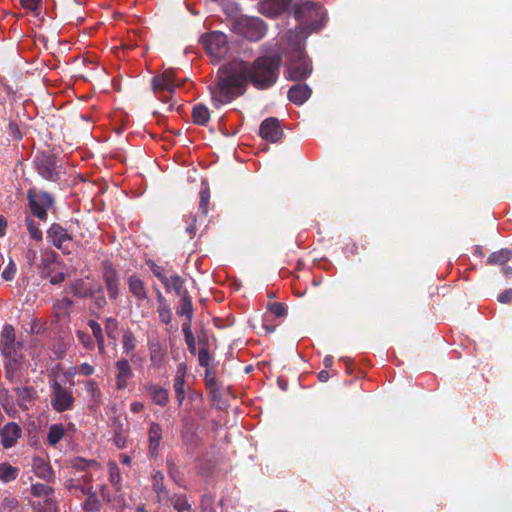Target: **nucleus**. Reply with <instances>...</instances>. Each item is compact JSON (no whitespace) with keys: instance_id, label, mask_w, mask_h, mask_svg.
Here are the masks:
<instances>
[{"instance_id":"1","label":"nucleus","mask_w":512,"mask_h":512,"mask_svg":"<svg viewBox=\"0 0 512 512\" xmlns=\"http://www.w3.org/2000/svg\"><path fill=\"white\" fill-rule=\"evenodd\" d=\"M280 65L281 58L275 55L260 57L252 66L235 59L220 67L215 84L208 87L213 106L220 108L243 95L249 80L258 89L272 86L278 78Z\"/></svg>"},{"instance_id":"2","label":"nucleus","mask_w":512,"mask_h":512,"mask_svg":"<svg viewBox=\"0 0 512 512\" xmlns=\"http://www.w3.org/2000/svg\"><path fill=\"white\" fill-rule=\"evenodd\" d=\"M289 13L300 22L299 27L287 33L290 40H292V37L300 38L301 29H303L304 32H308L309 35L311 31L318 30L323 25V10L320 6L311 1L299 0L292 3Z\"/></svg>"},{"instance_id":"3","label":"nucleus","mask_w":512,"mask_h":512,"mask_svg":"<svg viewBox=\"0 0 512 512\" xmlns=\"http://www.w3.org/2000/svg\"><path fill=\"white\" fill-rule=\"evenodd\" d=\"M301 37H292V40L287 36V42L291 48V55L287 62L286 71L290 80L298 81L308 77L312 72L310 61L304 53V42L308 37V32L300 31Z\"/></svg>"},{"instance_id":"4","label":"nucleus","mask_w":512,"mask_h":512,"mask_svg":"<svg viewBox=\"0 0 512 512\" xmlns=\"http://www.w3.org/2000/svg\"><path fill=\"white\" fill-rule=\"evenodd\" d=\"M27 200L32 214L39 220L46 221L48 211L54 206V197L46 191L31 188L27 191Z\"/></svg>"},{"instance_id":"5","label":"nucleus","mask_w":512,"mask_h":512,"mask_svg":"<svg viewBox=\"0 0 512 512\" xmlns=\"http://www.w3.org/2000/svg\"><path fill=\"white\" fill-rule=\"evenodd\" d=\"M175 79L174 71L171 69L165 70L163 73L156 75L152 79L153 91L157 98L164 103H170L172 94L176 87H179Z\"/></svg>"},{"instance_id":"6","label":"nucleus","mask_w":512,"mask_h":512,"mask_svg":"<svg viewBox=\"0 0 512 512\" xmlns=\"http://www.w3.org/2000/svg\"><path fill=\"white\" fill-rule=\"evenodd\" d=\"M234 30L250 41H258L264 37L266 25L260 18L242 17L235 22Z\"/></svg>"},{"instance_id":"7","label":"nucleus","mask_w":512,"mask_h":512,"mask_svg":"<svg viewBox=\"0 0 512 512\" xmlns=\"http://www.w3.org/2000/svg\"><path fill=\"white\" fill-rule=\"evenodd\" d=\"M34 162L38 174L45 180L56 182L63 173L60 161L53 155L39 154Z\"/></svg>"},{"instance_id":"8","label":"nucleus","mask_w":512,"mask_h":512,"mask_svg":"<svg viewBox=\"0 0 512 512\" xmlns=\"http://www.w3.org/2000/svg\"><path fill=\"white\" fill-rule=\"evenodd\" d=\"M201 41L208 54L216 61L228 52L227 37L220 31H213L202 36Z\"/></svg>"},{"instance_id":"9","label":"nucleus","mask_w":512,"mask_h":512,"mask_svg":"<svg viewBox=\"0 0 512 512\" xmlns=\"http://www.w3.org/2000/svg\"><path fill=\"white\" fill-rule=\"evenodd\" d=\"M53 396L51 406L57 412L70 410L74 404L73 393L70 389L61 386L57 381L53 383Z\"/></svg>"},{"instance_id":"10","label":"nucleus","mask_w":512,"mask_h":512,"mask_svg":"<svg viewBox=\"0 0 512 512\" xmlns=\"http://www.w3.org/2000/svg\"><path fill=\"white\" fill-rule=\"evenodd\" d=\"M9 353H2L5 357L6 376L10 380H15L20 375L22 366V353L20 343L9 347Z\"/></svg>"},{"instance_id":"11","label":"nucleus","mask_w":512,"mask_h":512,"mask_svg":"<svg viewBox=\"0 0 512 512\" xmlns=\"http://www.w3.org/2000/svg\"><path fill=\"white\" fill-rule=\"evenodd\" d=\"M47 238L63 253H70L72 237L61 225L53 223L47 230Z\"/></svg>"},{"instance_id":"12","label":"nucleus","mask_w":512,"mask_h":512,"mask_svg":"<svg viewBox=\"0 0 512 512\" xmlns=\"http://www.w3.org/2000/svg\"><path fill=\"white\" fill-rule=\"evenodd\" d=\"M115 370L116 389L123 390L127 388L129 380L134 376L129 361L125 358L117 360L115 363Z\"/></svg>"},{"instance_id":"13","label":"nucleus","mask_w":512,"mask_h":512,"mask_svg":"<svg viewBox=\"0 0 512 512\" xmlns=\"http://www.w3.org/2000/svg\"><path fill=\"white\" fill-rule=\"evenodd\" d=\"M260 136L272 143L277 142L283 136V131L280 127L279 121L276 118L269 117L265 119L259 128Z\"/></svg>"},{"instance_id":"14","label":"nucleus","mask_w":512,"mask_h":512,"mask_svg":"<svg viewBox=\"0 0 512 512\" xmlns=\"http://www.w3.org/2000/svg\"><path fill=\"white\" fill-rule=\"evenodd\" d=\"M103 279L110 299L116 300L119 296V277L111 264H106L104 266Z\"/></svg>"},{"instance_id":"15","label":"nucleus","mask_w":512,"mask_h":512,"mask_svg":"<svg viewBox=\"0 0 512 512\" xmlns=\"http://www.w3.org/2000/svg\"><path fill=\"white\" fill-rule=\"evenodd\" d=\"M292 0H263L260 3V11L269 17H274L285 10H290Z\"/></svg>"},{"instance_id":"16","label":"nucleus","mask_w":512,"mask_h":512,"mask_svg":"<svg viewBox=\"0 0 512 512\" xmlns=\"http://www.w3.org/2000/svg\"><path fill=\"white\" fill-rule=\"evenodd\" d=\"M1 442L5 448H11L21 436L20 427L14 423H7L0 431Z\"/></svg>"},{"instance_id":"17","label":"nucleus","mask_w":512,"mask_h":512,"mask_svg":"<svg viewBox=\"0 0 512 512\" xmlns=\"http://www.w3.org/2000/svg\"><path fill=\"white\" fill-rule=\"evenodd\" d=\"M127 283L130 293L135 297L139 305L148 300V292L145 283L138 276H129Z\"/></svg>"},{"instance_id":"18","label":"nucleus","mask_w":512,"mask_h":512,"mask_svg":"<svg viewBox=\"0 0 512 512\" xmlns=\"http://www.w3.org/2000/svg\"><path fill=\"white\" fill-rule=\"evenodd\" d=\"M144 390L156 405L165 406L169 401L168 390L160 385L147 383Z\"/></svg>"},{"instance_id":"19","label":"nucleus","mask_w":512,"mask_h":512,"mask_svg":"<svg viewBox=\"0 0 512 512\" xmlns=\"http://www.w3.org/2000/svg\"><path fill=\"white\" fill-rule=\"evenodd\" d=\"M148 348L152 365L161 367L166 361V348L156 339L150 340L148 342Z\"/></svg>"},{"instance_id":"20","label":"nucleus","mask_w":512,"mask_h":512,"mask_svg":"<svg viewBox=\"0 0 512 512\" xmlns=\"http://www.w3.org/2000/svg\"><path fill=\"white\" fill-rule=\"evenodd\" d=\"M82 495L86 497L82 504V508L85 512H98L100 510L101 503L97 491L92 485L88 484L85 490H81V496Z\"/></svg>"},{"instance_id":"21","label":"nucleus","mask_w":512,"mask_h":512,"mask_svg":"<svg viewBox=\"0 0 512 512\" xmlns=\"http://www.w3.org/2000/svg\"><path fill=\"white\" fill-rule=\"evenodd\" d=\"M311 96V89L306 84L293 85L288 91V98L296 105H302Z\"/></svg>"},{"instance_id":"22","label":"nucleus","mask_w":512,"mask_h":512,"mask_svg":"<svg viewBox=\"0 0 512 512\" xmlns=\"http://www.w3.org/2000/svg\"><path fill=\"white\" fill-rule=\"evenodd\" d=\"M72 301L68 298H62L54 305V316L58 323L65 325L69 322L70 308Z\"/></svg>"},{"instance_id":"23","label":"nucleus","mask_w":512,"mask_h":512,"mask_svg":"<svg viewBox=\"0 0 512 512\" xmlns=\"http://www.w3.org/2000/svg\"><path fill=\"white\" fill-rule=\"evenodd\" d=\"M91 407H98L102 401V393L98 383L92 379L83 382Z\"/></svg>"},{"instance_id":"24","label":"nucleus","mask_w":512,"mask_h":512,"mask_svg":"<svg viewBox=\"0 0 512 512\" xmlns=\"http://www.w3.org/2000/svg\"><path fill=\"white\" fill-rule=\"evenodd\" d=\"M149 450L152 455L158 452L162 438V428L158 423L152 422L148 432Z\"/></svg>"},{"instance_id":"25","label":"nucleus","mask_w":512,"mask_h":512,"mask_svg":"<svg viewBox=\"0 0 512 512\" xmlns=\"http://www.w3.org/2000/svg\"><path fill=\"white\" fill-rule=\"evenodd\" d=\"M89 483L90 478H88L86 475H83L81 479H67L64 483V486L72 495L80 497L81 490H85Z\"/></svg>"},{"instance_id":"26","label":"nucleus","mask_w":512,"mask_h":512,"mask_svg":"<svg viewBox=\"0 0 512 512\" xmlns=\"http://www.w3.org/2000/svg\"><path fill=\"white\" fill-rule=\"evenodd\" d=\"M153 490L156 493L157 499L160 503H167L169 495L163 485L164 476L161 472L157 471L153 474Z\"/></svg>"},{"instance_id":"27","label":"nucleus","mask_w":512,"mask_h":512,"mask_svg":"<svg viewBox=\"0 0 512 512\" xmlns=\"http://www.w3.org/2000/svg\"><path fill=\"white\" fill-rule=\"evenodd\" d=\"M14 391L17 395V401L21 408L27 409L28 406L33 402L36 391L28 387H16Z\"/></svg>"},{"instance_id":"28","label":"nucleus","mask_w":512,"mask_h":512,"mask_svg":"<svg viewBox=\"0 0 512 512\" xmlns=\"http://www.w3.org/2000/svg\"><path fill=\"white\" fill-rule=\"evenodd\" d=\"M167 291L174 290L178 296L188 293L183 289L184 280L178 274H173L170 277H165L162 281Z\"/></svg>"},{"instance_id":"29","label":"nucleus","mask_w":512,"mask_h":512,"mask_svg":"<svg viewBox=\"0 0 512 512\" xmlns=\"http://www.w3.org/2000/svg\"><path fill=\"white\" fill-rule=\"evenodd\" d=\"M180 297H181V300L176 309V313L179 316H185L187 320L192 321L193 315H194L192 299H191L189 293L183 294Z\"/></svg>"},{"instance_id":"30","label":"nucleus","mask_w":512,"mask_h":512,"mask_svg":"<svg viewBox=\"0 0 512 512\" xmlns=\"http://www.w3.org/2000/svg\"><path fill=\"white\" fill-rule=\"evenodd\" d=\"M15 344L14 328L11 325H5L1 332L0 347L2 353H9V347Z\"/></svg>"},{"instance_id":"31","label":"nucleus","mask_w":512,"mask_h":512,"mask_svg":"<svg viewBox=\"0 0 512 512\" xmlns=\"http://www.w3.org/2000/svg\"><path fill=\"white\" fill-rule=\"evenodd\" d=\"M193 121L197 125H205L210 119V113L205 105L199 104L193 108Z\"/></svg>"},{"instance_id":"32","label":"nucleus","mask_w":512,"mask_h":512,"mask_svg":"<svg viewBox=\"0 0 512 512\" xmlns=\"http://www.w3.org/2000/svg\"><path fill=\"white\" fill-rule=\"evenodd\" d=\"M33 469L36 475L43 479H50L52 476V470L50 466L41 458H34Z\"/></svg>"},{"instance_id":"33","label":"nucleus","mask_w":512,"mask_h":512,"mask_svg":"<svg viewBox=\"0 0 512 512\" xmlns=\"http://www.w3.org/2000/svg\"><path fill=\"white\" fill-rule=\"evenodd\" d=\"M65 435V429L61 424H53L49 428L47 440L49 444L55 446L57 443L61 441V439Z\"/></svg>"},{"instance_id":"34","label":"nucleus","mask_w":512,"mask_h":512,"mask_svg":"<svg viewBox=\"0 0 512 512\" xmlns=\"http://www.w3.org/2000/svg\"><path fill=\"white\" fill-rule=\"evenodd\" d=\"M31 493L35 497H42L46 500L52 498L54 490L46 484L36 483L31 486Z\"/></svg>"},{"instance_id":"35","label":"nucleus","mask_w":512,"mask_h":512,"mask_svg":"<svg viewBox=\"0 0 512 512\" xmlns=\"http://www.w3.org/2000/svg\"><path fill=\"white\" fill-rule=\"evenodd\" d=\"M122 348L126 355H129L136 348V338L133 332L129 329L123 332L122 336Z\"/></svg>"},{"instance_id":"36","label":"nucleus","mask_w":512,"mask_h":512,"mask_svg":"<svg viewBox=\"0 0 512 512\" xmlns=\"http://www.w3.org/2000/svg\"><path fill=\"white\" fill-rule=\"evenodd\" d=\"M18 475V468L8 464H0V480L3 482H10L14 480Z\"/></svg>"},{"instance_id":"37","label":"nucleus","mask_w":512,"mask_h":512,"mask_svg":"<svg viewBox=\"0 0 512 512\" xmlns=\"http://www.w3.org/2000/svg\"><path fill=\"white\" fill-rule=\"evenodd\" d=\"M512 256V251L508 249H501L499 251L493 252L489 258L488 262L491 264L501 265L506 263Z\"/></svg>"},{"instance_id":"38","label":"nucleus","mask_w":512,"mask_h":512,"mask_svg":"<svg viewBox=\"0 0 512 512\" xmlns=\"http://www.w3.org/2000/svg\"><path fill=\"white\" fill-rule=\"evenodd\" d=\"M25 222L30 238L36 242H41L43 239V233L35 220L27 217Z\"/></svg>"},{"instance_id":"39","label":"nucleus","mask_w":512,"mask_h":512,"mask_svg":"<svg viewBox=\"0 0 512 512\" xmlns=\"http://www.w3.org/2000/svg\"><path fill=\"white\" fill-rule=\"evenodd\" d=\"M109 480L116 490H120L121 475L119 468L115 462L108 463Z\"/></svg>"},{"instance_id":"40","label":"nucleus","mask_w":512,"mask_h":512,"mask_svg":"<svg viewBox=\"0 0 512 512\" xmlns=\"http://www.w3.org/2000/svg\"><path fill=\"white\" fill-rule=\"evenodd\" d=\"M89 327L92 330L93 336L95 337V339L97 341L99 349L103 350V348H104V335H103V331H102V328H101L100 324L97 323L94 320H91L89 322Z\"/></svg>"},{"instance_id":"41","label":"nucleus","mask_w":512,"mask_h":512,"mask_svg":"<svg viewBox=\"0 0 512 512\" xmlns=\"http://www.w3.org/2000/svg\"><path fill=\"white\" fill-rule=\"evenodd\" d=\"M174 391H175V395H176V398H177V401H178V404L181 405L184 398H185V393H184V376L183 375H177L175 377V380H174Z\"/></svg>"},{"instance_id":"42","label":"nucleus","mask_w":512,"mask_h":512,"mask_svg":"<svg viewBox=\"0 0 512 512\" xmlns=\"http://www.w3.org/2000/svg\"><path fill=\"white\" fill-rule=\"evenodd\" d=\"M35 512H56L57 507L52 498L46 499L43 503L34 504Z\"/></svg>"},{"instance_id":"43","label":"nucleus","mask_w":512,"mask_h":512,"mask_svg":"<svg viewBox=\"0 0 512 512\" xmlns=\"http://www.w3.org/2000/svg\"><path fill=\"white\" fill-rule=\"evenodd\" d=\"M169 501L178 512H184L190 508L189 503L183 496H173L171 499L169 498L168 502Z\"/></svg>"},{"instance_id":"44","label":"nucleus","mask_w":512,"mask_h":512,"mask_svg":"<svg viewBox=\"0 0 512 512\" xmlns=\"http://www.w3.org/2000/svg\"><path fill=\"white\" fill-rule=\"evenodd\" d=\"M16 271H17V268H16L14 261L11 258H9V262H8L7 266L5 267V269L3 270L1 277L5 281H12L16 275Z\"/></svg>"},{"instance_id":"45","label":"nucleus","mask_w":512,"mask_h":512,"mask_svg":"<svg viewBox=\"0 0 512 512\" xmlns=\"http://www.w3.org/2000/svg\"><path fill=\"white\" fill-rule=\"evenodd\" d=\"M159 319L164 324H169L172 320V312L168 305L158 307Z\"/></svg>"},{"instance_id":"46","label":"nucleus","mask_w":512,"mask_h":512,"mask_svg":"<svg viewBox=\"0 0 512 512\" xmlns=\"http://www.w3.org/2000/svg\"><path fill=\"white\" fill-rule=\"evenodd\" d=\"M268 309L270 310V312L273 315H275L277 317H283L287 313L285 306L283 304L277 303V302L269 304Z\"/></svg>"},{"instance_id":"47","label":"nucleus","mask_w":512,"mask_h":512,"mask_svg":"<svg viewBox=\"0 0 512 512\" xmlns=\"http://www.w3.org/2000/svg\"><path fill=\"white\" fill-rule=\"evenodd\" d=\"M209 199H210V193H209L208 189H206V188L202 189L200 192V209L204 215H206L208 212L207 207H208Z\"/></svg>"},{"instance_id":"48","label":"nucleus","mask_w":512,"mask_h":512,"mask_svg":"<svg viewBox=\"0 0 512 512\" xmlns=\"http://www.w3.org/2000/svg\"><path fill=\"white\" fill-rule=\"evenodd\" d=\"M105 329H106V333H107L108 337L113 338V339L116 338L117 321L113 318H109L107 320Z\"/></svg>"},{"instance_id":"49","label":"nucleus","mask_w":512,"mask_h":512,"mask_svg":"<svg viewBox=\"0 0 512 512\" xmlns=\"http://www.w3.org/2000/svg\"><path fill=\"white\" fill-rule=\"evenodd\" d=\"M25 259L28 262L29 265H38L37 263V251L33 248H28L25 252Z\"/></svg>"},{"instance_id":"50","label":"nucleus","mask_w":512,"mask_h":512,"mask_svg":"<svg viewBox=\"0 0 512 512\" xmlns=\"http://www.w3.org/2000/svg\"><path fill=\"white\" fill-rule=\"evenodd\" d=\"M149 267L152 273L162 282L165 280V271L162 267L158 266L155 263H149Z\"/></svg>"},{"instance_id":"51","label":"nucleus","mask_w":512,"mask_h":512,"mask_svg":"<svg viewBox=\"0 0 512 512\" xmlns=\"http://www.w3.org/2000/svg\"><path fill=\"white\" fill-rule=\"evenodd\" d=\"M198 359H199V364L202 367H207L209 365V361H210V356H209L208 351L206 349H201L198 353Z\"/></svg>"},{"instance_id":"52","label":"nucleus","mask_w":512,"mask_h":512,"mask_svg":"<svg viewBox=\"0 0 512 512\" xmlns=\"http://www.w3.org/2000/svg\"><path fill=\"white\" fill-rule=\"evenodd\" d=\"M20 2L25 9L35 11L38 8L40 0H20Z\"/></svg>"},{"instance_id":"53","label":"nucleus","mask_w":512,"mask_h":512,"mask_svg":"<svg viewBox=\"0 0 512 512\" xmlns=\"http://www.w3.org/2000/svg\"><path fill=\"white\" fill-rule=\"evenodd\" d=\"M500 303H512V289H507L498 296Z\"/></svg>"},{"instance_id":"54","label":"nucleus","mask_w":512,"mask_h":512,"mask_svg":"<svg viewBox=\"0 0 512 512\" xmlns=\"http://www.w3.org/2000/svg\"><path fill=\"white\" fill-rule=\"evenodd\" d=\"M185 342L187 344L188 350L194 355L196 353V339L194 334L185 337Z\"/></svg>"},{"instance_id":"55","label":"nucleus","mask_w":512,"mask_h":512,"mask_svg":"<svg viewBox=\"0 0 512 512\" xmlns=\"http://www.w3.org/2000/svg\"><path fill=\"white\" fill-rule=\"evenodd\" d=\"M79 373L84 376H90L94 373V367L89 363H82L79 367Z\"/></svg>"},{"instance_id":"56","label":"nucleus","mask_w":512,"mask_h":512,"mask_svg":"<svg viewBox=\"0 0 512 512\" xmlns=\"http://www.w3.org/2000/svg\"><path fill=\"white\" fill-rule=\"evenodd\" d=\"M9 130H10V134L15 138V139H20L22 136H21V133H20V130L18 128V125L15 123V122H10L9 123Z\"/></svg>"},{"instance_id":"57","label":"nucleus","mask_w":512,"mask_h":512,"mask_svg":"<svg viewBox=\"0 0 512 512\" xmlns=\"http://www.w3.org/2000/svg\"><path fill=\"white\" fill-rule=\"evenodd\" d=\"M64 277L65 276L63 272H57L50 277V283L59 284L64 280Z\"/></svg>"},{"instance_id":"58","label":"nucleus","mask_w":512,"mask_h":512,"mask_svg":"<svg viewBox=\"0 0 512 512\" xmlns=\"http://www.w3.org/2000/svg\"><path fill=\"white\" fill-rule=\"evenodd\" d=\"M191 322L192 321H189L186 319V321L182 325V331L184 333V337H187L188 335L193 334L192 329H191Z\"/></svg>"},{"instance_id":"59","label":"nucleus","mask_w":512,"mask_h":512,"mask_svg":"<svg viewBox=\"0 0 512 512\" xmlns=\"http://www.w3.org/2000/svg\"><path fill=\"white\" fill-rule=\"evenodd\" d=\"M114 443L116 444V446L118 448H123V447H125L126 439L124 436H122L120 434H116L114 437Z\"/></svg>"},{"instance_id":"60","label":"nucleus","mask_w":512,"mask_h":512,"mask_svg":"<svg viewBox=\"0 0 512 512\" xmlns=\"http://www.w3.org/2000/svg\"><path fill=\"white\" fill-rule=\"evenodd\" d=\"M100 493H101V496H102V499L108 503L111 502V497H110V494L108 493V490H107V486L106 485H101L100 487Z\"/></svg>"},{"instance_id":"61","label":"nucleus","mask_w":512,"mask_h":512,"mask_svg":"<svg viewBox=\"0 0 512 512\" xmlns=\"http://www.w3.org/2000/svg\"><path fill=\"white\" fill-rule=\"evenodd\" d=\"M143 408H144V405L141 402H138V401L132 402L131 405H130V410L133 413H138V412L142 411Z\"/></svg>"},{"instance_id":"62","label":"nucleus","mask_w":512,"mask_h":512,"mask_svg":"<svg viewBox=\"0 0 512 512\" xmlns=\"http://www.w3.org/2000/svg\"><path fill=\"white\" fill-rule=\"evenodd\" d=\"M318 379L321 382H326L329 379V373L326 370H322L318 373Z\"/></svg>"},{"instance_id":"63","label":"nucleus","mask_w":512,"mask_h":512,"mask_svg":"<svg viewBox=\"0 0 512 512\" xmlns=\"http://www.w3.org/2000/svg\"><path fill=\"white\" fill-rule=\"evenodd\" d=\"M6 226H7L6 220L0 215V237L4 236Z\"/></svg>"},{"instance_id":"64","label":"nucleus","mask_w":512,"mask_h":512,"mask_svg":"<svg viewBox=\"0 0 512 512\" xmlns=\"http://www.w3.org/2000/svg\"><path fill=\"white\" fill-rule=\"evenodd\" d=\"M323 363L326 368H331L333 365V357L330 355L326 356L323 360Z\"/></svg>"}]
</instances>
